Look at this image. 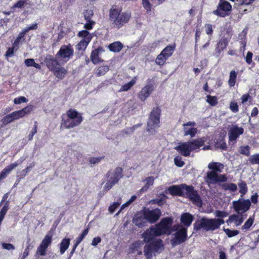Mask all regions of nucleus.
Here are the masks:
<instances>
[{
    "label": "nucleus",
    "mask_w": 259,
    "mask_h": 259,
    "mask_svg": "<svg viewBox=\"0 0 259 259\" xmlns=\"http://www.w3.org/2000/svg\"><path fill=\"white\" fill-rule=\"evenodd\" d=\"M176 44L167 46L162 51L161 53L163 54L167 59L173 54L176 49Z\"/></svg>",
    "instance_id": "nucleus-33"
},
{
    "label": "nucleus",
    "mask_w": 259,
    "mask_h": 259,
    "mask_svg": "<svg viewBox=\"0 0 259 259\" xmlns=\"http://www.w3.org/2000/svg\"><path fill=\"white\" fill-rule=\"evenodd\" d=\"M206 102L211 106H214L218 103V98L216 96H211L209 95L206 96Z\"/></svg>",
    "instance_id": "nucleus-49"
},
{
    "label": "nucleus",
    "mask_w": 259,
    "mask_h": 259,
    "mask_svg": "<svg viewBox=\"0 0 259 259\" xmlns=\"http://www.w3.org/2000/svg\"><path fill=\"white\" fill-rule=\"evenodd\" d=\"M82 241V240L79 238L78 236L76 240L74 241V244L73 245L72 250L70 253V256H71L74 252L75 251V250L77 247V246L79 244V243Z\"/></svg>",
    "instance_id": "nucleus-59"
},
{
    "label": "nucleus",
    "mask_w": 259,
    "mask_h": 259,
    "mask_svg": "<svg viewBox=\"0 0 259 259\" xmlns=\"http://www.w3.org/2000/svg\"><path fill=\"white\" fill-rule=\"evenodd\" d=\"M215 146L217 148H220L223 150H226L227 149V144L225 141L224 136H220L218 139L214 140Z\"/></svg>",
    "instance_id": "nucleus-30"
},
{
    "label": "nucleus",
    "mask_w": 259,
    "mask_h": 259,
    "mask_svg": "<svg viewBox=\"0 0 259 259\" xmlns=\"http://www.w3.org/2000/svg\"><path fill=\"white\" fill-rule=\"evenodd\" d=\"M52 242V234L50 232L48 233L41 241L40 244L47 248L51 244Z\"/></svg>",
    "instance_id": "nucleus-38"
},
{
    "label": "nucleus",
    "mask_w": 259,
    "mask_h": 259,
    "mask_svg": "<svg viewBox=\"0 0 259 259\" xmlns=\"http://www.w3.org/2000/svg\"><path fill=\"white\" fill-rule=\"evenodd\" d=\"M244 129L236 125H233L229 131L228 136L230 141H236L239 136L243 134Z\"/></svg>",
    "instance_id": "nucleus-17"
},
{
    "label": "nucleus",
    "mask_w": 259,
    "mask_h": 259,
    "mask_svg": "<svg viewBox=\"0 0 259 259\" xmlns=\"http://www.w3.org/2000/svg\"><path fill=\"white\" fill-rule=\"evenodd\" d=\"M174 162L176 165L179 167H183L185 164L184 161L182 160V157L180 156H177L175 157Z\"/></svg>",
    "instance_id": "nucleus-58"
},
{
    "label": "nucleus",
    "mask_w": 259,
    "mask_h": 259,
    "mask_svg": "<svg viewBox=\"0 0 259 259\" xmlns=\"http://www.w3.org/2000/svg\"><path fill=\"white\" fill-rule=\"evenodd\" d=\"M197 132V128L195 127H191L187 129L184 127V135L188 136L190 135L191 138L194 137L196 134Z\"/></svg>",
    "instance_id": "nucleus-51"
},
{
    "label": "nucleus",
    "mask_w": 259,
    "mask_h": 259,
    "mask_svg": "<svg viewBox=\"0 0 259 259\" xmlns=\"http://www.w3.org/2000/svg\"><path fill=\"white\" fill-rule=\"evenodd\" d=\"M109 70L108 65L100 66L97 69L96 74L97 76H101L105 75Z\"/></svg>",
    "instance_id": "nucleus-41"
},
{
    "label": "nucleus",
    "mask_w": 259,
    "mask_h": 259,
    "mask_svg": "<svg viewBox=\"0 0 259 259\" xmlns=\"http://www.w3.org/2000/svg\"><path fill=\"white\" fill-rule=\"evenodd\" d=\"M122 168L120 167H117L114 169L112 173V176L109 178L104 187V190H109L118 182L119 179L122 177Z\"/></svg>",
    "instance_id": "nucleus-11"
},
{
    "label": "nucleus",
    "mask_w": 259,
    "mask_h": 259,
    "mask_svg": "<svg viewBox=\"0 0 259 259\" xmlns=\"http://www.w3.org/2000/svg\"><path fill=\"white\" fill-rule=\"evenodd\" d=\"M238 72L235 70H231L229 74L228 84L230 87H233L236 82Z\"/></svg>",
    "instance_id": "nucleus-35"
},
{
    "label": "nucleus",
    "mask_w": 259,
    "mask_h": 259,
    "mask_svg": "<svg viewBox=\"0 0 259 259\" xmlns=\"http://www.w3.org/2000/svg\"><path fill=\"white\" fill-rule=\"evenodd\" d=\"M9 201H6L0 211V220L3 221L8 209H9Z\"/></svg>",
    "instance_id": "nucleus-47"
},
{
    "label": "nucleus",
    "mask_w": 259,
    "mask_h": 259,
    "mask_svg": "<svg viewBox=\"0 0 259 259\" xmlns=\"http://www.w3.org/2000/svg\"><path fill=\"white\" fill-rule=\"evenodd\" d=\"M131 17V12H122L121 8L116 5L112 6L109 10V21L113 27L117 29H120L128 23Z\"/></svg>",
    "instance_id": "nucleus-3"
},
{
    "label": "nucleus",
    "mask_w": 259,
    "mask_h": 259,
    "mask_svg": "<svg viewBox=\"0 0 259 259\" xmlns=\"http://www.w3.org/2000/svg\"><path fill=\"white\" fill-rule=\"evenodd\" d=\"M70 243V239L63 238L60 243L59 249L60 253L61 255L63 254L66 250L68 248Z\"/></svg>",
    "instance_id": "nucleus-31"
},
{
    "label": "nucleus",
    "mask_w": 259,
    "mask_h": 259,
    "mask_svg": "<svg viewBox=\"0 0 259 259\" xmlns=\"http://www.w3.org/2000/svg\"><path fill=\"white\" fill-rule=\"evenodd\" d=\"M99 53L95 50H93L91 55V60L94 64L102 63L104 60L99 57Z\"/></svg>",
    "instance_id": "nucleus-36"
},
{
    "label": "nucleus",
    "mask_w": 259,
    "mask_h": 259,
    "mask_svg": "<svg viewBox=\"0 0 259 259\" xmlns=\"http://www.w3.org/2000/svg\"><path fill=\"white\" fill-rule=\"evenodd\" d=\"M230 39L223 36L218 41L215 48V52L220 54L222 52L225 50L228 45Z\"/></svg>",
    "instance_id": "nucleus-21"
},
{
    "label": "nucleus",
    "mask_w": 259,
    "mask_h": 259,
    "mask_svg": "<svg viewBox=\"0 0 259 259\" xmlns=\"http://www.w3.org/2000/svg\"><path fill=\"white\" fill-rule=\"evenodd\" d=\"M90 42V40L88 39V41L84 39H81L75 46L76 49L78 51L84 52L87 49L88 45Z\"/></svg>",
    "instance_id": "nucleus-39"
},
{
    "label": "nucleus",
    "mask_w": 259,
    "mask_h": 259,
    "mask_svg": "<svg viewBox=\"0 0 259 259\" xmlns=\"http://www.w3.org/2000/svg\"><path fill=\"white\" fill-rule=\"evenodd\" d=\"M142 5L147 13L151 11V4L149 0H142Z\"/></svg>",
    "instance_id": "nucleus-61"
},
{
    "label": "nucleus",
    "mask_w": 259,
    "mask_h": 259,
    "mask_svg": "<svg viewBox=\"0 0 259 259\" xmlns=\"http://www.w3.org/2000/svg\"><path fill=\"white\" fill-rule=\"evenodd\" d=\"M34 109V107L32 105H29L25 108L16 111L19 118L24 117L26 115L30 114Z\"/></svg>",
    "instance_id": "nucleus-25"
},
{
    "label": "nucleus",
    "mask_w": 259,
    "mask_h": 259,
    "mask_svg": "<svg viewBox=\"0 0 259 259\" xmlns=\"http://www.w3.org/2000/svg\"><path fill=\"white\" fill-rule=\"evenodd\" d=\"M194 216L189 212L183 213L180 218L182 226L180 227L188 228L190 227L194 220Z\"/></svg>",
    "instance_id": "nucleus-20"
},
{
    "label": "nucleus",
    "mask_w": 259,
    "mask_h": 259,
    "mask_svg": "<svg viewBox=\"0 0 259 259\" xmlns=\"http://www.w3.org/2000/svg\"><path fill=\"white\" fill-rule=\"evenodd\" d=\"M168 190L169 194L172 196H184L196 206L201 207L202 205V199L192 185H187L186 184L173 185L170 186Z\"/></svg>",
    "instance_id": "nucleus-1"
},
{
    "label": "nucleus",
    "mask_w": 259,
    "mask_h": 259,
    "mask_svg": "<svg viewBox=\"0 0 259 259\" xmlns=\"http://www.w3.org/2000/svg\"><path fill=\"white\" fill-rule=\"evenodd\" d=\"M26 34V33L23 30L20 32L18 35L13 43L14 45L19 48L20 45L22 44V43L25 40Z\"/></svg>",
    "instance_id": "nucleus-34"
},
{
    "label": "nucleus",
    "mask_w": 259,
    "mask_h": 259,
    "mask_svg": "<svg viewBox=\"0 0 259 259\" xmlns=\"http://www.w3.org/2000/svg\"><path fill=\"white\" fill-rule=\"evenodd\" d=\"M105 156L92 157L89 159V161L91 164H96L99 163L102 159H104Z\"/></svg>",
    "instance_id": "nucleus-55"
},
{
    "label": "nucleus",
    "mask_w": 259,
    "mask_h": 259,
    "mask_svg": "<svg viewBox=\"0 0 259 259\" xmlns=\"http://www.w3.org/2000/svg\"><path fill=\"white\" fill-rule=\"evenodd\" d=\"M154 227L151 226L149 229L145 231L142 234L143 241L148 243L155 240V237H158L155 232Z\"/></svg>",
    "instance_id": "nucleus-19"
},
{
    "label": "nucleus",
    "mask_w": 259,
    "mask_h": 259,
    "mask_svg": "<svg viewBox=\"0 0 259 259\" xmlns=\"http://www.w3.org/2000/svg\"><path fill=\"white\" fill-rule=\"evenodd\" d=\"M244 218L243 217V214L242 215H237V214H232L231 215L228 220L226 221V222L229 224V223H231L232 222H234L236 226L240 225L243 222Z\"/></svg>",
    "instance_id": "nucleus-26"
},
{
    "label": "nucleus",
    "mask_w": 259,
    "mask_h": 259,
    "mask_svg": "<svg viewBox=\"0 0 259 259\" xmlns=\"http://www.w3.org/2000/svg\"><path fill=\"white\" fill-rule=\"evenodd\" d=\"M174 230H177V232L174 234V238L171 240L173 245L181 244L187 240L188 238L187 228L180 227L179 229H176Z\"/></svg>",
    "instance_id": "nucleus-13"
},
{
    "label": "nucleus",
    "mask_w": 259,
    "mask_h": 259,
    "mask_svg": "<svg viewBox=\"0 0 259 259\" xmlns=\"http://www.w3.org/2000/svg\"><path fill=\"white\" fill-rule=\"evenodd\" d=\"M123 47V44L120 41L113 42L108 46L109 50L114 53L119 52Z\"/></svg>",
    "instance_id": "nucleus-32"
},
{
    "label": "nucleus",
    "mask_w": 259,
    "mask_h": 259,
    "mask_svg": "<svg viewBox=\"0 0 259 259\" xmlns=\"http://www.w3.org/2000/svg\"><path fill=\"white\" fill-rule=\"evenodd\" d=\"M137 80V77H134L130 82L122 85L119 92H125L128 91L136 83Z\"/></svg>",
    "instance_id": "nucleus-37"
},
{
    "label": "nucleus",
    "mask_w": 259,
    "mask_h": 259,
    "mask_svg": "<svg viewBox=\"0 0 259 259\" xmlns=\"http://www.w3.org/2000/svg\"><path fill=\"white\" fill-rule=\"evenodd\" d=\"M19 49L17 46H15L13 44L12 47H10L7 49V51L6 52L5 56L6 57H12L14 54L15 52H16Z\"/></svg>",
    "instance_id": "nucleus-53"
},
{
    "label": "nucleus",
    "mask_w": 259,
    "mask_h": 259,
    "mask_svg": "<svg viewBox=\"0 0 259 259\" xmlns=\"http://www.w3.org/2000/svg\"><path fill=\"white\" fill-rule=\"evenodd\" d=\"M239 192L241 193V197H242L248 191V188L246 182L241 181L238 183Z\"/></svg>",
    "instance_id": "nucleus-43"
},
{
    "label": "nucleus",
    "mask_w": 259,
    "mask_h": 259,
    "mask_svg": "<svg viewBox=\"0 0 259 259\" xmlns=\"http://www.w3.org/2000/svg\"><path fill=\"white\" fill-rule=\"evenodd\" d=\"M232 204L234 210L240 215L247 211L251 206L250 201L248 199L239 198L238 200L233 201Z\"/></svg>",
    "instance_id": "nucleus-9"
},
{
    "label": "nucleus",
    "mask_w": 259,
    "mask_h": 259,
    "mask_svg": "<svg viewBox=\"0 0 259 259\" xmlns=\"http://www.w3.org/2000/svg\"><path fill=\"white\" fill-rule=\"evenodd\" d=\"M30 169V166H27L24 169L22 170V171L20 172V175L17 176V179L16 182L15 184V185H17L19 183L20 180L26 176L27 173L29 171Z\"/></svg>",
    "instance_id": "nucleus-50"
},
{
    "label": "nucleus",
    "mask_w": 259,
    "mask_h": 259,
    "mask_svg": "<svg viewBox=\"0 0 259 259\" xmlns=\"http://www.w3.org/2000/svg\"><path fill=\"white\" fill-rule=\"evenodd\" d=\"M173 220L170 217H166L161 219L160 222L154 227L155 232L157 236L170 235L171 231V226Z\"/></svg>",
    "instance_id": "nucleus-7"
},
{
    "label": "nucleus",
    "mask_w": 259,
    "mask_h": 259,
    "mask_svg": "<svg viewBox=\"0 0 259 259\" xmlns=\"http://www.w3.org/2000/svg\"><path fill=\"white\" fill-rule=\"evenodd\" d=\"M225 232L228 237H233L239 233V231L237 230H231L229 229H224Z\"/></svg>",
    "instance_id": "nucleus-56"
},
{
    "label": "nucleus",
    "mask_w": 259,
    "mask_h": 259,
    "mask_svg": "<svg viewBox=\"0 0 259 259\" xmlns=\"http://www.w3.org/2000/svg\"><path fill=\"white\" fill-rule=\"evenodd\" d=\"M18 119H19V118L15 111L4 117L2 121L4 124H7Z\"/></svg>",
    "instance_id": "nucleus-29"
},
{
    "label": "nucleus",
    "mask_w": 259,
    "mask_h": 259,
    "mask_svg": "<svg viewBox=\"0 0 259 259\" xmlns=\"http://www.w3.org/2000/svg\"><path fill=\"white\" fill-rule=\"evenodd\" d=\"M146 243L144 248V255L146 259H151L153 252L154 251L147 243Z\"/></svg>",
    "instance_id": "nucleus-42"
},
{
    "label": "nucleus",
    "mask_w": 259,
    "mask_h": 259,
    "mask_svg": "<svg viewBox=\"0 0 259 259\" xmlns=\"http://www.w3.org/2000/svg\"><path fill=\"white\" fill-rule=\"evenodd\" d=\"M161 114V110L159 107L156 106L152 109L147 121V132H155V128L159 127Z\"/></svg>",
    "instance_id": "nucleus-6"
},
{
    "label": "nucleus",
    "mask_w": 259,
    "mask_h": 259,
    "mask_svg": "<svg viewBox=\"0 0 259 259\" xmlns=\"http://www.w3.org/2000/svg\"><path fill=\"white\" fill-rule=\"evenodd\" d=\"M208 168L211 171H209L206 173V179H209L211 177L217 176L216 174L219 172H221L222 169L224 168V165L218 162H212L208 164Z\"/></svg>",
    "instance_id": "nucleus-15"
},
{
    "label": "nucleus",
    "mask_w": 259,
    "mask_h": 259,
    "mask_svg": "<svg viewBox=\"0 0 259 259\" xmlns=\"http://www.w3.org/2000/svg\"><path fill=\"white\" fill-rule=\"evenodd\" d=\"M147 243L151 247L154 252H157L161 248L163 247V241L160 239L154 240Z\"/></svg>",
    "instance_id": "nucleus-28"
},
{
    "label": "nucleus",
    "mask_w": 259,
    "mask_h": 259,
    "mask_svg": "<svg viewBox=\"0 0 259 259\" xmlns=\"http://www.w3.org/2000/svg\"><path fill=\"white\" fill-rule=\"evenodd\" d=\"M154 90V84L148 80L146 84L138 93V98L141 101H145Z\"/></svg>",
    "instance_id": "nucleus-14"
},
{
    "label": "nucleus",
    "mask_w": 259,
    "mask_h": 259,
    "mask_svg": "<svg viewBox=\"0 0 259 259\" xmlns=\"http://www.w3.org/2000/svg\"><path fill=\"white\" fill-rule=\"evenodd\" d=\"M47 249L46 247H44V246L41 245V244H39V245L37 247L36 251V254L35 255L38 256H45L47 254Z\"/></svg>",
    "instance_id": "nucleus-52"
},
{
    "label": "nucleus",
    "mask_w": 259,
    "mask_h": 259,
    "mask_svg": "<svg viewBox=\"0 0 259 259\" xmlns=\"http://www.w3.org/2000/svg\"><path fill=\"white\" fill-rule=\"evenodd\" d=\"M217 176L211 177L206 179V182L207 183L215 184L219 182H225L227 181V177L226 175L219 174H216Z\"/></svg>",
    "instance_id": "nucleus-24"
},
{
    "label": "nucleus",
    "mask_w": 259,
    "mask_h": 259,
    "mask_svg": "<svg viewBox=\"0 0 259 259\" xmlns=\"http://www.w3.org/2000/svg\"><path fill=\"white\" fill-rule=\"evenodd\" d=\"M77 36L79 37H82V39H84L86 41H88V39H89L90 41H91L93 38V36L87 30H82L79 31L77 33Z\"/></svg>",
    "instance_id": "nucleus-40"
},
{
    "label": "nucleus",
    "mask_w": 259,
    "mask_h": 259,
    "mask_svg": "<svg viewBox=\"0 0 259 259\" xmlns=\"http://www.w3.org/2000/svg\"><path fill=\"white\" fill-rule=\"evenodd\" d=\"M232 8L230 3L225 0H220L217 9L212 11V14L220 17L229 16Z\"/></svg>",
    "instance_id": "nucleus-8"
},
{
    "label": "nucleus",
    "mask_w": 259,
    "mask_h": 259,
    "mask_svg": "<svg viewBox=\"0 0 259 259\" xmlns=\"http://www.w3.org/2000/svg\"><path fill=\"white\" fill-rule=\"evenodd\" d=\"M28 0H19L13 6V8H22L27 3Z\"/></svg>",
    "instance_id": "nucleus-57"
},
{
    "label": "nucleus",
    "mask_w": 259,
    "mask_h": 259,
    "mask_svg": "<svg viewBox=\"0 0 259 259\" xmlns=\"http://www.w3.org/2000/svg\"><path fill=\"white\" fill-rule=\"evenodd\" d=\"M228 215V213L226 211L217 210L215 212V215L218 218L208 219L203 217L195 222L193 225L194 230L196 231L202 229L206 231L217 230L220 228L221 225L225 223L222 218L227 217Z\"/></svg>",
    "instance_id": "nucleus-2"
},
{
    "label": "nucleus",
    "mask_w": 259,
    "mask_h": 259,
    "mask_svg": "<svg viewBox=\"0 0 259 259\" xmlns=\"http://www.w3.org/2000/svg\"><path fill=\"white\" fill-rule=\"evenodd\" d=\"M133 222L139 228H142L146 225L148 222L145 214H144L143 209L135 213L133 219Z\"/></svg>",
    "instance_id": "nucleus-16"
},
{
    "label": "nucleus",
    "mask_w": 259,
    "mask_h": 259,
    "mask_svg": "<svg viewBox=\"0 0 259 259\" xmlns=\"http://www.w3.org/2000/svg\"><path fill=\"white\" fill-rule=\"evenodd\" d=\"M141 125H142L141 123L135 124L131 127L127 128L126 129L124 130L123 131V133L125 134H128L129 133H133L137 128L141 126Z\"/></svg>",
    "instance_id": "nucleus-60"
},
{
    "label": "nucleus",
    "mask_w": 259,
    "mask_h": 259,
    "mask_svg": "<svg viewBox=\"0 0 259 259\" xmlns=\"http://www.w3.org/2000/svg\"><path fill=\"white\" fill-rule=\"evenodd\" d=\"M81 113L75 109L70 108L66 111V116H61L60 127L64 129H70L79 125L83 121Z\"/></svg>",
    "instance_id": "nucleus-4"
},
{
    "label": "nucleus",
    "mask_w": 259,
    "mask_h": 259,
    "mask_svg": "<svg viewBox=\"0 0 259 259\" xmlns=\"http://www.w3.org/2000/svg\"><path fill=\"white\" fill-rule=\"evenodd\" d=\"M239 153L246 156H249L250 155V147L248 145L241 146L239 149Z\"/></svg>",
    "instance_id": "nucleus-46"
},
{
    "label": "nucleus",
    "mask_w": 259,
    "mask_h": 259,
    "mask_svg": "<svg viewBox=\"0 0 259 259\" xmlns=\"http://www.w3.org/2000/svg\"><path fill=\"white\" fill-rule=\"evenodd\" d=\"M248 162L249 164L259 165V153H255L249 156Z\"/></svg>",
    "instance_id": "nucleus-45"
},
{
    "label": "nucleus",
    "mask_w": 259,
    "mask_h": 259,
    "mask_svg": "<svg viewBox=\"0 0 259 259\" xmlns=\"http://www.w3.org/2000/svg\"><path fill=\"white\" fill-rule=\"evenodd\" d=\"M44 62L49 70L52 72L60 65L57 59L51 55H47L46 56Z\"/></svg>",
    "instance_id": "nucleus-18"
},
{
    "label": "nucleus",
    "mask_w": 259,
    "mask_h": 259,
    "mask_svg": "<svg viewBox=\"0 0 259 259\" xmlns=\"http://www.w3.org/2000/svg\"><path fill=\"white\" fill-rule=\"evenodd\" d=\"M205 141L203 138L193 139L188 142L181 143L176 147L180 154L185 157H189L193 151H199L200 148L204 145Z\"/></svg>",
    "instance_id": "nucleus-5"
},
{
    "label": "nucleus",
    "mask_w": 259,
    "mask_h": 259,
    "mask_svg": "<svg viewBox=\"0 0 259 259\" xmlns=\"http://www.w3.org/2000/svg\"><path fill=\"white\" fill-rule=\"evenodd\" d=\"M222 188L225 191L230 190L231 192H235L237 190V186L234 183H224L222 184Z\"/></svg>",
    "instance_id": "nucleus-44"
},
{
    "label": "nucleus",
    "mask_w": 259,
    "mask_h": 259,
    "mask_svg": "<svg viewBox=\"0 0 259 259\" xmlns=\"http://www.w3.org/2000/svg\"><path fill=\"white\" fill-rule=\"evenodd\" d=\"M27 102V99L23 96H21L18 98H16L14 100V103L15 104H20L22 103H26Z\"/></svg>",
    "instance_id": "nucleus-64"
},
{
    "label": "nucleus",
    "mask_w": 259,
    "mask_h": 259,
    "mask_svg": "<svg viewBox=\"0 0 259 259\" xmlns=\"http://www.w3.org/2000/svg\"><path fill=\"white\" fill-rule=\"evenodd\" d=\"M18 165V163L17 162L11 163L8 166L4 168L0 172V182L5 179L8 174L15 167Z\"/></svg>",
    "instance_id": "nucleus-23"
},
{
    "label": "nucleus",
    "mask_w": 259,
    "mask_h": 259,
    "mask_svg": "<svg viewBox=\"0 0 259 259\" xmlns=\"http://www.w3.org/2000/svg\"><path fill=\"white\" fill-rule=\"evenodd\" d=\"M230 110L233 113H237L239 111V107L237 103L234 101H232L230 103L229 106Z\"/></svg>",
    "instance_id": "nucleus-63"
},
{
    "label": "nucleus",
    "mask_w": 259,
    "mask_h": 259,
    "mask_svg": "<svg viewBox=\"0 0 259 259\" xmlns=\"http://www.w3.org/2000/svg\"><path fill=\"white\" fill-rule=\"evenodd\" d=\"M52 72L56 77L60 79H63L68 73L67 70L60 65Z\"/></svg>",
    "instance_id": "nucleus-27"
},
{
    "label": "nucleus",
    "mask_w": 259,
    "mask_h": 259,
    "mask_svg": "<svg viewBox=\"0 0 259 259\" xmlns=\"http://www.w3.org/2000/svg\"><path fill=\"white\" fill-rule=\"evenodd\" d=\"M254 0H236L234 4V7L236 8L240 12L241 10L246 12L247 10L244 9L245 6L251 4Z\"/></svg>",
    "instance_id": "nucleus-22"
},
{
    "label": "nucleus",
    "mask_w": 259,
    "mask_h": 259,
    "mask_svg": "<svg viewBox=\"0 0 259 259\" xmlns=\"http://www.w3.org/2000/svg\"><path fill=\"white\" fill-rule=\"evenodd\" d=\"M254 219L253 218L250 217L248 219V220L245 222L244 224L241 227L242 230H248L249 229L253 223Z\"/></svg>",
    "instance_id": "nucleus-54"
},
{
    "label": "nucleus",
    "mask_w": 259,
    "mask_h": 259,
    "mask_svg": "<svg viewBox=\"0 0 259 259\" xmlns=\"http://www.w3.org/2000/svg\"><path fill=\"white\" fill-rule=\"evenodd\" d=\"M74 55V50L71 44L61 47L56 56L63 59L66 62L69 60Z\"/></svg>",
    "instance_id": "nucleus-12"
},
{
    "label": "nucleus",
    "mask_w": 259,
    "mask_h": 259,
    "mask_svg": "<svg viewBox=\"0 0 259 259\" xmlns=\"http://www.w3.org/2000/svg\"><path fill=\"white\" fill-rule=\"evenodd\" d=\"M167 59H168L163 54L160 53V54L157 56L155 60V63L159 66H162Z\"/></svg>",
    "instance_id": "nucleus-48"
},
{
    "label": "nucleus",
    "mask_w": 259,
    "mask_h": 259,
    "mask_svg": "<svg viewBox=\"0 0 259 259\" xmlns=\"http://www.w3.org/2000/svg\"><path fill=\"white\" fill-rule=\"evenodd\" d=\"M154 180L153 177H147L145 180L146 181V184L144 187L142 188V190H144L145 189H147L150 185H152L154 183Z\"/></svg>",
    "instance_id": "nucleus-62"
},
{
    "label": "nucleus",
    "mask_w": 259,
    "mask_h": 259,
    "mask_svg": "<svg viewBox=\"0 0 259 259\" xmlns=\"http://www.w3.org/2000/svg\"><path fill=\"white\" fill-rule=\"evenodd\" d=\"M143 209L147 222L150 224L156 222L161 215V211L158 208L150 209L144 207Z\"/></svg>",
    "instance_id": "nucleus-10"
}]
</instances>
